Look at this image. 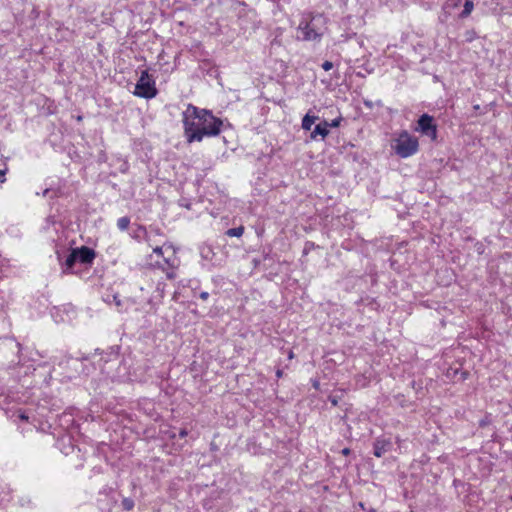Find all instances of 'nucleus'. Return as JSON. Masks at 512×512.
<instances>
[{"mask_svg":"<svg viewBox=\"0 0 512 512\" xmlns=\"http://www.w3.org/2000/svg\"><path fill=\"white\" fill-rule=\"evenodd\" d=\"M182 122L188 143L201 142L204 137L218 136L223 126V121L210 110L200 109L192 104H188L183 111Z\"/></svg>","mask_w":512,"mask_h":512,"instance_id":"obj_1","label":"nucleus"},{"mask_svg":"<svg viewBox=\"0 0 512 512\" xmlns=\"http://www.w3.org/2000/svg\"><path fill=\"white\" fill-rule=\"evenodd\" d=\"M326 24L327 19L322 14H304L298 26V30L302 33V40H320L326 30Z\"/></svg>","mask_w":512,"mask_h":512,"instance_id":"obj_2","label":"nucleus"},{"mask_svg":"<svg viewBox=\"0 0 512 512\" xmlns=\"http://www.w3.org/2000/svg\"><path fill=\"white\" fill-rule=\"evenodd\" d=\"M418 148V139L407 131H402L394 140L393 149L395 153L402 158L414 155L418 151Z\"/></svg>","mask_w":512,"mask_h":512,"instance_id":"obj_3","label":"nucleus"},{"mask_svg":"<svg viewBox=\"0 0 512 512\" xmlns=\"http://www.w3.org/2000/svg\"><path fill=\"white\" fill-rule=\"evenodd\" d=\"M155 81L148 74L147 70L141 72V76L135 86L134 95L146 99L154 98L157 95Z\"/></svg>","mask_w":512,"mask_h":512,"instance_id":"obj_4","label":"nucleus"},{"mask_svg":"<svg viewBox=\"0 0 512 512\" xmlns=\"http://www.w3.org/2000/svg\"><path fill=\"white\" fill-rule=\"evenodd\" d=\"M416 131H419L425 136H428L431 140L437 138V126L434 123V118L428 114H423L417 121Z\"/></svg>","mask_w":512,"mask_h":512,"instance_id":"obj_5","label":"nucleus"},{"mask_svg":"<svg viewBox=\"0 0 512 512\" xmlns=\"http://www.w3.org/2000/svg\"><path fill=\"white\" fill-rule=\"evenodd\" d=\"M77 254L78 262L82 264H91L95 259V251L87 246L74 249Z\"/></svg>","mask_w":512,"mask_h":512,"instance_id":"obj_6","label":"nucleus"},{"mask_svg":"<svg viewBox=\"0 0 512 512\" xmlns=\"http://www.w3.org/2000/svg\"><path fill=\"white\" fill-rule=\"evenodd\" d=\"M392 447V443L388 439L378 438L374 442V455L378 458L382 457Z\"/></svg>","mask_w":512,"mask_h":512,"instance_id":"obj_7","label":"nucleus"},{"mask_svg":"<svg viewBox=\"0 0 512 512\" xmlns=\"http://www.w3.org/2000/svg\"><path fill=\"white\" fill-rule=\"evenodd\" d=\"M328 134V121L324 120L315 126L314 130L311 132L310 138L314 140L319 135L324 139Z\"/></svg>","mask_w":512,"mask_h":512,"instance_id":"obj_8","label":"nucleus"},{"mask_svg":"<svg viewBox=\"0 0 512 512\" xmlns=\"http://www.w3.org/2000/svg\"><path fill=\"white\" fill-rule=\"evenodd\" d=\"M163 261L164 263L168 266V268L165 270L166 271V276L168 279H174L176 277V273H175V267H176V258H165L163 257Z\"/></svg>","mask_w":512,"mask_h":512,"instance_id":"obj_9","label":"nucleus"},{"mask_svg":"<svg viewBox=\"0 0 512 512\" xmlns=\"http://www.w3.org/2000/svg\"><path fill=\"white\" fill-rule=\"evenodd\" d=\"M318 119L317 116L315 115H310L309 113H307L303 119H302V123H301V126L304 130L308 131L311 129L312 125L315 123V121Z\"/></svg>","mask_w":512,"mask_h":512,"instance_id":"obj_10","label":"nucleus"},{"mask_svg":"<svg viewBox=\"0 0 512 512\" xmlns=\"http://www.w3.org/2000/svg\"><path fill=\"white\" fill-rule=\"evenodd\" d=\"M76 262H78L77 254L73 249L65 260L66 270L72 269Z\"/></svg>","mask_w":512,"mask_h":512,"instance_id":"obj_11","label":"nucleus"},{"mask_svg":"<svg viewBox=\"0 0 512 512\" xmlns=\"http://www.w3.org/2000/svg\"><path fill=\"white\" fill-rule=\"evenodd\" d=\"M473 8H474L473 1L472 0H466L465 3H464V9L460 13V17L461 18L468 17L471 14V12L473 11Z\"/></svg>","mask_w":512,"mask_h":512,"instance_id":"obj_12","label":"nucleus"},{"mask_svg":"<svg viewBox=\"0 0 512 512\" xmlns=\"http://www.w3.org/2000/svg\"><path fill=\"white\" fill-rule=\"evenodd\" d=\"M244 233V227L239 226L235 228H230L226 231V235L229 237H241Z\"/></svg>","mask_w":512,"mask_h":512,"instance_id":"obj_13","label":"nucleus"},{"mask_svg":"<svg viewBox=\"0 0 512 512\" xmlns=\"http://www.w3.org/2000/svg\"><path fill=\"white\" fill-rule=\"evenodd\" d=\"M130 225V218L127 217V216H124V217H121L118 219L117 221V227L121 230V231H125L128 229Z\"/></svg>","mask_w":512,"mask_h":512,"instance_id":"obj_14","label":"nucleus"},{"mask_svg":"<svg viewBox=\"0 0 512 512\" xmlns=\"http://www.w3.org/2000/svg\"><path fill=\"white\" fill-rule=\"evenodd\" d=\"M145 236H147V230L144 226H138L133 231V238H135L137 240L141 239L142 237L144 238Z\"/></svg>","mask_w":512,"mask_h":512,"instance_id":"obj_15","label":"nucleus"},{"mask_svg":"<svg viewBox=\"0 0 512 512\" xmlns=\"http://www.w3.org/2000/svg\"><path fill=\"white\" fill-rule=\"evenodd\" d=\"M122 507L125 510L130 511L134 508V501L131 498H124L122 500Z\"/></svg>","mask_w":512,"mask_h":512,"instance_id":"obj_16","label":"nucleus"},{"mask_svg":"<svg viewBox=\"0 0 512 512\" xmlns=\"http://www.w3.org/2000/svg\"><path fill=\"white\" fill-rule=\"evenodd\" d=\"M461 0H448L444 3L443 9L456 8L460 5Z\"/></svg>","mask_w":512,"mask_h":512,"instance_id":"obj_17","label":"nucleus"},{"mask_svg":"<svg viewBox=\"0 0 512 512\" xmlns=\"http://www.w3.org/2000/svg\"><path fill=\"white\" fill-rule=\"evenodd\" d=\"M342 117H338L336 119H333L331 122H328V129L329 128H337L340 126L341 122H342Z\"/></svg>","mask_w":512,"mask_h":512,"instance_id":"obj_18","label":"nucleus"},{"mask_svg":"<svg viewBox=\"0 0 512 512\" xmlns=\"http://www.w3.org/2000/svg\"><path fill=\"white\" fill-rule=\"evenodd\" d=\"M153 252H154L157 256H161V257H163V247H162V246L156 245L155 247H153Z\"/></svg>","mask_w":512,"mask_h":512,"instance_id":"obj_19","label":"nucleus"},{"mask_svg":"<svg viewBox=\"0 0 512 512\" xmlns=\"http://www.w3.org/2000/svg\"><path fill=\"white\" fill-rule=\"evenodd\" d=\"M322 68L325 70V71H329L333 68V63L330 62V61H324L323 64H322Z\"/></svg>","mask_w":512,"mask_h":512,"instance_id":"obj_20","label":"nucleus"},{"mask_svg":"<svg viewBox=\"0 0 512 512\" xmlns=\"http://www.w3.org/2000/svg\"><path fill=\"white\" fill-rule=\"evenodd\" d=\"M145 241L148 243L149 246H153V239L152 235L147 233V236L144 237Z\"/></svg>","mask_w":512,"mask_h":512,"instance_id":"obj_21","label":"nucleus"},{"mask_svg":"<svg viewBox=\"0 0 512 512\" xmlns=\"http://www.w3.org/2000/svg\"><path fill=\"white\" fill-rule=\"evenodd\" d=\"M187 435H188V431H187L185 428L180 429V431H179V436H180L181 438H184V437H186Z\"/></svg>","mask_w":512,"mask_h":512,"instance_id":"obj_22","label":"nucleus"},{"mask_svg":"<svg viewBox=\"0 0 512 512\" xmlns=\"http://www.w3.org/2000/svg\"><path fill=\"white\" fill-rule=\"evenodd\" d=\"M208 297H209V293H208V292H201V293H200V298H201L202 300H207V299H208Z\"/></svg>","mask_w":512,"mask_h":512,"instance_id":"obj_23","label":"nucleus"},{"mask_svg":"<svg viewBox=\"0 0 512 512\" xmlns=\"http://www.w3.org/2000/svg\"><path fill=\"white\" fill-rule=\"evenodd\" d=\"M329 400L333 406H336L338 404V401L335 397H329Z\"/></svg>","mask_w":512,"mask_h":512,"instance_id":"obj_24","label":"nucleus"},{"mask_svg":"<svg viewBox=\"0 0 512 512\" xmlns=\"http://www.w3.org/2000/svg\"><path fill=\"white\" fill-rule=\"evenodd\" d=\"M342 454L345 455V456L349 455L350 454V449L349 448H344L342 450Z\"/></svg>","mask_w":512,"mask_h":512,"instance_id":"obj_25","label":"nucleus"},{"mask_svg":"<svg viewBox=\"0 0 512 512\" xmlns=\"http://www.w3.org/2000/svg\"><path fill=\"white\" fill-rule=\"evenodd\" d=\"M276 376H277V378H281V377L283 376V371H282V370H280V369H278V370L276 371Z\"/></svg>","mask_w":512,"mask_h":512,"instance_id":"obj_26","label":"nucleus"},{"mask_svg":"<svg viewBox=\"0 0 512 512\" xmlns=\"http://www.w3.org/2000/svg\"><path fill=\"white\" fill-rule=\"evenodd\" d=\"M4 180H5V174L2 170H0V181L4 182Z\"/></svg>","mask_w":512,"mask_h":512,"instance_id":"obj_27","label":"nucleus"},{"mask_svg":"<svg viewBox=\"0 0 512 512\" xmlns=\"http://www.w3.org/2000/svg\"><path fill=\"white\" fill-rule=\"evenodd\" d=\"M294 356H295V355H294V352H293L292 350H289V352H288V358L291 360V359H293V358H294Z\"/></svg>","mask_w":512,"mask_h":512,"instance_id":"obj_28","label":"nucleus"},{"mask_svg":"<svg viewBox=\"0 0 512 512\" xmlns=\"http://www.w3.org/2000/svg\"><path fill=\"white\" fill-rule=\"evenodd\" d=\"M313 387H314L315 389H318V388H319V382H318V381H315V382L313 383Z\"/></svg>","mask_w":512,"mask_h":512,"instance_id":"obj_29","label":"nucleus"},{"mask_svg":"<svg viewBox=\"0 0 512 512\" xmlns=\"http://www.w3.org/2000/svg\"><path fill=\"white\" fill-rule=\"evenodd\" d=\"M156 264H157L159 267H161L163 270H165V268L162 266V264H161L159 261H157V262H156Z\"/></svg>","mask_w":512,"mask_h":512,"instance_id":"obj_30","label":"nucleus"},{"mask_svg":"<svg viewBox=\"0 0 512 512\" xmlns=\"http://www.w3.org/2000/svg\"><path fill=\"white\" fill-rule=\"evenodd\" d=\"M21 419H23V420H27V419H28V417H27V416H25V415H21Z\"/></svg>","mask_w":512,"mask_h":512,"instance_id":"obj_31","label":"nucleus"},{"mask_svg":"<svg viewBox=\"0 0 512 512\" xmlns=\"http://www.w3.org/2000/svg\"><path fill=\"white\" fill-rule=\"evenodd\" d=\"M511 500H512V496H511Z\"/></svg>","mask_w":512,"mask_h":512,"instance_id":"obj_32","label":"nucleus"}]
</instances>
